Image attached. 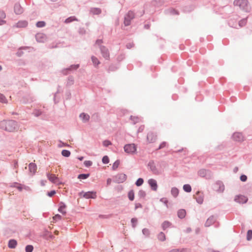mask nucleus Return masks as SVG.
Returning <instances> with one entry per match:
<instances>
[{
    "label": "nucleus",
    "mask_w": 252,
    "mask_h": 252,
    "mask_svg": "<svg viewBox=\"0 0 252 252\" xmlns=\"http://www.w3.org/2000/svg\"><path fill=\"white\" fill-rule=\"evenodd\" d=\"M0 128L8 132H13L18 129L17 123L12 120L1 121L0 122Z\"/></svg>",
    "instance_id": "obj_1"
},
{
    "label": "nucleus",
    "mask_w": 252,
    "mask_h": 252,
    "mask_svg": "<svg viewBox=\"0 0 252 252\" xmlns=\"http://www.w3.org/2000/svg\"><path fill=\"white\" fill-rule=\"evenodd\" d=\"M148 167L151 171L155 175H159L163 172L165 168V164L162 162H155L150 161L148 163Z\"/></svg>",
    "instance_id": "obj_2"
},
{
    "label": "nucleus",
    "mask_w": 252,
    "mask_h": 252,
    "mask_svg": "<svg viewBox=\"0 0 252 252\" xmlns=\"http://www.w3.org/2000/svg\"><path fill=\"white\" fill-rule=\"evenodd\" d=\"M102 43V40L101 39H97L96 40L95 45H97L99 46L100 50L101 51V53L102 56L106 60H108L109 58V50L105 46H100V44Z\"/></svg>",
    "instance_id": "obj_3"
},
{
    "label": "nucleus",
    "mask_w": 252,
    "mask_h": 252,
    "mask_svg": "<svg viewBox=\"0 0 252 252\" xmlns=\"http://www.w3.org/2000/svg\"><path fill=\"white\" fill-rule=\"evenodd\" d=\"M135 15L133 12L129 11L124 17V24L125 26H129L131 21L134 18Z\"/></svg>",
    "instance_id": "obj_4"
},
{
    "label": "nucleus",
    "mask_w": 252,
    "mask_h": 252,
    "mask_svg": "<svg viewBox=\"0 0 252 252\" xmlns=\"http://www.w3.org/2000/svg\"><path fill=\"white\" fill-rule=\"evenodd\" d=\"M79 196H82L86 199H94L96 197V192L95 191H88L85 192L83 191H82L79 193Z\"/></svg>",
    "instance_id": "obj_5"
},
{
    "label": "nucleus",
    "mask_w": 252,
    "mask_h": 252,
    "mask_svg": "<svg viewBox=\"0 0 252 252\" xmlns=\"http://www.w3.org/2000/svg\"><path fill=\"white\" fill-rule=\"evenodd\" d=\"M233 3L235 6H238L241 9H245L248 6V1L247 0H235Z\"/></svg>",
    "instance_id": "obj_6"
},
{
    "label": "nucleus",
    "mask_w": 252,
    "mask_h": 252,
    "mask_svg": "<svg viewBox=\"0 0 252 252\" xmlns=\"http://www.w3.org/2000/svg\"><path fill=\"white\" fill-rule=\"evenodd\" d=\"M213 188L216 191L222 192L224 190V186L222 182L218 181L213 185Z\"/></svg>",
    "instance_id": "obj_7"
},
{
    "label": "nucleus",
    "mask_w": 252,
    "mask_h": 252,
    "mask_svg": "<svg viewBox=\"0 0 252 252\" xmlns=\"http://www.w3.org/2000/svg\"><path fill=\"white\" fill-rule=\"evenodd\" d=\"M80 66L79 64L71 65L69 67L63 69L62 73L65 75H66L69 71H72L77 70Z\"/></svg>",
    "instance_id": "obj_8"
},
{
    "label": "nucleus",
    "mask_w": 252,
    "mask_h": 252,
    "mask_svg": "<svg viewBox=\"0 0 252 252\" xmlns=\"http://www.w3.org/2000/svg\"><path fill=\"white\" fill-rule=\"evenodd\" d=\"M125 151L129 154H133L136 150V146L133 144H127L124 147Z\"/></svg>",
    "instance_id": "obj_9"
},
{
    "label": "nucleus",
    "mask_w": 252,
    "mask_h": 252,
    "mask_svg": "<svg viewBox=\"0 0 252 252\" xmlns=\"http://www.w3.org/2000/svg\"><path fill=\"white\" fill-rule=\"evenodd\" d=\"M14 11L16 15H20L23 13L24 9L19 3H16L14 6Z\"/></svg>",
    "instance_id": "obj_10"
},
{
    "label": "nucleus",
    "mask_w": 252,
    "mask_h": 252,
    "mask_svg": "<svg viewBox=\"0 0 252 252\" xmlns=\"http://www.w3.org/2000/svg\"><path fill=\"white\" fill-rule=\"evenodd\" d=\"M194 197L198 203L202 204L203 203L204 200V195L203 192L197 191L194 195Z\"/></svg>",
    "instance_id": "obj_11"
},
{
    "label": "nucleus",
    "mask_w": 252,
    "mask_h": 252,
    "mask_svg": "<svg viewBox=\"0 0 252 252\" xmlns=\"http://www.w3.org/2000/svg\"><path fill=\"white\" fill-rule=\"evenodd\" d=\"M234 200L239 203H245L248 201V198L243 195L236 196Z\"/></svg>",
    "instance_id": "obj_12"
},
{
    "label": "nucleus",
    "mask_w": 252,
    "mask_h": 252,
    "mask_svg": "<svg viewBox=\"0 0 252 252\" xmlns=\"http://www.w3.org/2000/svg\"><path fill=\"white\" fill-rule=\"evenodd\" d=\"M35 38L38 42H44L46 39V36L42 33H38L35 35Z\"/></svg>",
    "instance_id": "obj_13"
},
{
    "label": "nucleus",
    "mask_w": 252,
    "mask_h": 252,
    "mask_svg": "<svg viewBox=\"0 0 252 252\" xmlns=\"http://www.w3.org/2000/svg\"><path fill=\"white\" fill-rule=\"evenodd\" d=\"M148 183L153 190L155 191L157 190L158 185L156 180L150 179L148 180Z\"/></svg>",
    "instance_id": "obj_14"
},
{
    "label": "nucleus",
    "mask_w": 252,
    "mask_h": 252,
    "mask_svg": "<svg viewBox=\"0 0 252 252\" xmlns=\"http://www.w3.org/2000/svg\"><path fill=\"white\" fill-rule=\"evenodd\" d=\"M47 177L48 180L53 183H57L59 180L58 178L55 174L48 173H47Z\"/></svg>",
    "instance_id": "obj_15"
},
{
    "label": "nucleus",
    "mask_w": 252,
    "mask_h": 252,
    "mask_svg": "<svg viewBox=\"0 0 252 252\" xmlns=\"http://www.w3.org/2000/svg\"><path fill=\"white\" fill-rule=\"evenodd\" d=\"M127 178V176L125 174H120L116 176V181L119 183H123L125 182Z\"/></svg>",
    "instance_id": "obj_16"
},
{
    "label": "nucleus",
    "mask_w": 252,
    "mask_h": 252,
    "mask_svg": "<svg viewBox=\"0 0 252 252\" xmlns=\"http://www.w3.org/2000/svg\"><path fill=\"white\" fill-rule=\"evenodd\" d=\"M147 138L150 143H152L156 140L157 136L154 132H150L148 133Z\"/></svg>",
    "instance_id": "obj_17"
},
{
    "label": "nucleus",
    "mask_w": 252,
    "mask_h": 252,
    "mask_svg": "<svg viewBox=\"0 0 252 252\" xmlns=\"http://www.w3.org/2000/svg\"><path fill=\"white\" fill-rule=\"evenodd\" d=\"M28 25V22L26 20H21L16 23V27L18 28H26Z\"/></svg>",
    "instance_id": "obj_18"
},
{
    "label": "nucleus",
    "mask_w": 252,
    "mask_h": 252,
    "mask_svg": "<svg viewBox=\"0 0 252 252\" xmlns=\"http://www.w3.org/2000/svg\"><path fill=\"white\" fill-rule=\"evenodd\" d=\"M66 208V205L63 202H60L59 203V207L58 209L59 212L62 213L63 215L66 214V211L63 210Z\"/></svg>",
    "instance_id": "obj_19"
},
{
    "label": "nucleus",
    "mask_w": 252,
    "mask_h": 252,
    "mask_svg": "<svg viewBox=\"0 0 252 252\" xmlns=\"http://www.w3.org/2000/svg\"><path fill=\"white\" fill-rule=\"evenodd\" d=\"M29 169L30 172L32 173V174H34L36 171L37 166L35 163L31 162L29 165Z\"/></svg>",
    "instance_id": "obj_20"
},
{
    "label": "nucleus",
    "mask_w": 252,
    "mask_h": 252,
    "mask_svg": "<svg viewBox=\"0 0 252 252\" xmlns=\"http://www.w3.org/2000/svg\"><path fill=\"white\" fill-rule=\"evenodd\" d=\"M79 117L82 119L83 123H87L90 120V116L85 113H82L80 114Z\"/></svg>",
    "instance_id": "obj_21"
},
{
    "label": "nucleus",
    "mask_w": 252,
    "mask_h": 252,
    "mask_svg": "<svg viewBox=\"0 0 252 252\" xmlns=\"http://www.w3.org/2000/svg\"><path fill=\"white\" fill-rule=\"evenodd\" d=\"M17 245V242L15 239H10L8 241V247L10 249H14Z\"/></svg>",
    "instance_id": "obj_22"
},
{
    "label": "nucleus",
    "mask_w": 252,
    "mask_h": 252,
    "mask_svg": "<svg viewBox=\"0 0 252 252\" xmlns=\"http://www.w3.org/2000/svg\"><path fill=\"white\" fill-rule=\"evenodd\" d=\"M233 139L237 141H241L243 140V136L241 133H235L233 135Z\"/></svg>",
    "instance_id": "obj_23"
},
{
    "label": "nucleus",
    "mask_w": 252,
    "mask_h": 252,
    "mask_svg": "<svg viewBox=\"0 0 252 252\" xmlns=\"http://www.w3.org/2000/svg\"><path fill=\"white\" fill-rule=\"evenodd\" d=\"M186 215V211L184 209H180L178 211V216L181 219L185 218Z\"/></svg>",
    "instance_id": "obj_24"
},
{
    "label": "nucleus",
    "mask_w": 252,
    "mask_h": 252,
    "mask_svg": "<svg viewBox=\"0 0 252 252\" xmlns=\"http://www.w3.org/2000/svg\"><path fill=\"white\" fill-rule=\"evenodd\" d=\"M74 77L72 76H69L67 80L66 86H70L74 84Z\"/></svg>",
    "instance_id": "obj_25"
},
{
    "label": "nucleus",
    "mask_w": 252,
    "mask_h": 252,
    "mask_svg": "<svg viewBox=\"0 0 252 252\" xmlns=\"http://www.w3.org/2000/svg\"><path fill=\"white\" fill-rule=\"evenodd\" d=\"M215 222V218L213 217H210L205 223L206 226H209Z\"/></svg>",
    "instance_id": "obj_26"
},
{
    "label": "nucleus",
    "mask_w": 252,
    "mask_h": 252,
    "mask_svg": "<svg viewBox=\"0 0 252 252\" xmlns=\"http://www.w3.org/2000/svg\"><path fill=\"white\" fill-rule=\"evenodd\" d=\"M91 12L95 15H98L101 13V10L99 8H92L91 9Z\"/></svg>",
    "instance_id": "obj_27"
},
{
    "label": "nucleus",
    "mask_w": 252,
    "mask_h": 252,
    "mask_svg": "<svg viewBox=\"0 0 252 252\" xmlns=\"http://www.w3.org/2000/svg\"><path fill=\"white\" fill-rule=\"evenodd\" d=\"M171 192L174 197H176L179 194V189L176 188H172L171 189Z\"/></svg>",
    "instance_id": "obj_28"
},
{
    "label": "nucleus",
    "mask_w": 252,
    "mask_h": 252,
    "mask_svg": "<svg viewBox=\"0 0 252 252\" xmlns=\"http://www.w3.org/2000/svg\"><path fill=\"white\" fill-rule=\"evenodd\" d=\"M208 171L204 169H201L198 171V174L200 176L204 177L207 176Z\"/></svg>",
    "instance_id": "obj_29"
},
{
    "label": "nucleus",
    "mask_w": 252,
    "mask_h": 252,
    "mask_svg": "<svg viewBox=\"0 0 252 252\" xmlns=\"http://www.w3.org/2000/svg\"><path fill=\"white\" fill-rule=\"evenodd\" d=\"M91 59H92L93 63L95 66H96L100 63L99 61H98V59L96 57L93 56L92 57Z\"/></svg>",
    "instance_id": "obj_30"
},
{
    "label": "nucleus",
    "mask_w": 252,
    "mask_h": 252,
    "mask_svg": "<svg viewBox=\"0 0 252 252\" xmlns=\"http://www.w3.org/2000/svg\"><path fill=\"white\" fill-rule=\"evenodd\" d=\"M74 21H78V20L75 16H71L65 19V23H69Z\"/></svg>",
    "instance_id": "obj_31"
},
{
    "label": "nucleus",
    "mask_w": 252,
    "mask_h": 252,
    "mask_svg": "<svg viewBox=\"0 0 252 252\" xmlns=\"http://www.w3.org/2000/svg\"><path fill=\"white\" fill-rule=\"evenodd\" d=\"M71 153L69 151L67 150H63L62 151V155L64 157H69L70 156Z\"/></svg>",
    "instance_id": "obj_32"
},
{
    "label": "nucleus",
    "mask_w": 252,
    "mask_h": 252,
    "mask_svg": "<svg viewBox=\"0 0 252 252\" xmlns=\"http://www.w3.org/2000/svg\"><path fill=\"white\" fill-rule=\"evenodd\" d=\"M183 189L187 192H190L191 190V186L189 184L184 185L183 186Z\"/></svg>",
    "instance_id": "obj_33"
},
{
    "label": "nucleus",
    "mask_w": 252,
    "mask_h": 252,
    "mask_svg": "<svg viewBox=\"0 0 252 252\" xmlns=\"http://www.w3.org/2000/svg\"><path fill=\"white\" fill-rule=\"evenodd\" d=\"M171 225V223L170 222H169L168 221H165L162 223V227L163 229L164 230H165V229L169 227Z\"/></svg>",
    "instance_id": "obj_34"
},
{
    "label": "nucleus",
    "mask_w": 252,
    "mask_h": 252,
    "mask_svg": "<svg viewBox=\"0 0 252 252\" xmlns=\"http://www.w3.org/2000/svg\"><path fill=\"white\" fill-rule=\"evenodd\" d=\"M128 197L129 199L131 201H132L134 200V193L133 190H131L128 192Z\"/></svg>",
    "instance_id": "obj_35"
},
{
    "label": "nucleus",
    "mask_w": 252,
    "mask_h": 252,
    "mask_svg": "<svg viewBox=\"0 0 252 252\" xmlns=\"http://www.w3.org/2000/svg\"><path fill=\"white\" fill-rule=\"evenodd\" d=\"M90 176V174H80L78 176L79 179H86Z\"/></svg>",
    "instance_id": "obj_36"
},
{
    "label": "nucleus",
    "mask_w": 252,
    "mask_h": 252,
    "mask_svg": "<svg viewBox=\"0 0 252 252\" xmlns=\"http://www.w3.org/2000/svg\"><path fill=\"white\" fill-rule=\"evenodd\" d=\"M158 237V240L161 241H163L165 240V235L163 232L159 233Z\"/></svg>",
    "instance_id": "obj_37"
},
{
    "label": "nucleus",
    "mask_w": 252,
    "mask_h": 252,
    "mask_svg": "<svg viewBox=\"0 0 252 252\" xmlns=\"http://www.w3.org/2000/svg\"><path fill=\"white\" fill-rule=\"evenodd\" d=\"M46 23L44 21H38L36 24V26L38 28H42L45 27Z\"/></svg>",
    "instance_id": "obj_38"
},
{
    "label": "nucleus",
    "mask_w": 252,
    "mask_h": 252,
    "mask_svg": "<svg viewBox=\"0 0 252 252\" xmlns=\"http://www.w3.org/2000/svg\"><path fill=\"white\" fill-rule=\"evenodd\" d=\"M0 102H2V103H6L7 102V99H6V97H5V96L3 94H0Z\"/></svg>",
    "instance_id": "obj_39"
},
{
    "label": "nucleus",
    "mask_w": 252,
    "mask_h": 252,
    "mask_svg": "<svg viewBox=\"0 0 252 252\" xmlns=\"http://www.w3.org/2000/svg\"><path fill=\"white\" fill-rule=\"evenodd\" d=\"M33 250V247L32 245H29L26 247V252H32Z\"/></svg>",
    "instance_id": "obj_40"
},
{
    "label": "nucleus",
    "mask_w": 252,
    "mask_h": 252,
    "mask_svg": "<svg viewBox=\"0 0 252 252\" xmlns=\"http://www.w3.org/2000/svg\"><path fill=\"white\" fill-rule=\"evenodd\" d=\"M27 47H21L20 48L19 50L18 51V52L16 53V55L18 57H21L22 56L23 54H24V52L21 50L22 49H26L27 48Z\"/></svg>",
    "instance_id": "obj_41"
},
{
    "label": "nucleus",
    "mask_w": 252,
    "mask_h": 252,
    "mask_svg": "<svg viewBox=\"0 0 252 252\" xmlns=\"http://www.w3.org/2000/svg\"><path fill=\"white\" fill-rule=\"evenodd\" d=\"M102 161L104 164H107L109 162V158L107 156H105L102 158Z\"/></svg>",
    "instance_id": "obj_42"
},
{
    "label": "nucleus",
    "mask_w": 252,
    "mask_h": 252,
    "mask_svg": "<svg viewBox=\"0 0 252 252\" xmlns=\"http://www.w3.org/2000/svg\"><path fill=\"white\" fill-rule=\"evenodd\" d=\"M252 238V230H248L247 234V239L248 241H250Z\"/></svg>",
    "instance_id": "obj_43"
},
{
    "label": "nucleus",
    "mask_w": 252,
    "mask_h": 252,
    "mask_svg": "<svg viewBox=\"0 0 252 252\" xmlns=\"http://www.w3.org/2000/svg\"><path fill=\"white\" fill-rule=\"evenodd\" d=\"M120 164V161L119 160H116L113 164V169L114 170L116 169Z\"/></svg>",
    "instance_id": "obj_44"
},
{
    "label": "nucleus",
    "mask_w": 252,
    "mask_h": 252,
    "mask_svg": "<svg viewBox=\"0 0 252 252\" xmlns=\"http://www.w3.org/2000/svg\"><path fill=\"white\" fill-rule=\"evenodd\" d=\"M144 182V180L142 178H139L136 182L135 184L137 186H141Z\"/></svg>",
    "instance_id": "obj_45"
},
{
    "label": "nucleus",
    "mask_w": 252,
    "mask_h": 252,
    "mask_svg": "<svg viewBox=\"0 0 252 252\" xmlns=\"http://www.w3.org/2000/svg\"><path fill=\"white\" fill-rule=\"evenodd\" d=\"M62 217L60 215L57 214L55 216L53 217V220L57 221L60 220L62 219Z\"/></svg>",
    "instance_id": "obj_46"
},
{
    "label": "nucleus",
    "mask_w": 252,
    "mask_h": 252,
    "mask_svg": "<svg viewBox=\"0 0 252 252\" xmlns=\"http://www.w3.org/2000/svg\"><path fill=\"white\" fill-rule=\"evenodd\" d=\"M6 18V14L3 10L0 9V19H4Z\"/></svg>",
    "instance_id": "obj_47"
},
{
    "label": "nucleus",
    "mask_w": 252,
    "mask_h": 252,
    "mask_svg": "<svg viewBox=\"0 0 252 252\" xmlns=\"http://www.w3.org/2000/svg\"><path fill=\"white\" fill-rule=\"evenodd\" d=\"M78 32L80 35H84L86 33V30L84 28H80L78 30Z\"/></svg>",
    "instance_id": "obj_48"
},
{
    "label": "nucleus",
    "mask_w": 252,
    "mask_h": 252,
    "mask_svg": "<svg viewBox=\"0 0 252 252\" xmlns=\"http://www.w3.org/2000/svg\"><path fill=\"white\" fill-rule=\"evenodd\" d=\"M84 164L86 167H89L92 165L93 163L90 160H86L84 161Z\"/></svg>",
    "instance_id": "obj_49"
},
{
    "label": "nucleus",
    "mask_w": 252,
    "mask_h": 252,
    "mask_svg": "<svg viewBox=\"0 0 252 252\" xmlns=\"http://www.w3.org/2000/svg\"><path fill=\"white\" fill-rule=\"evenodd\" d=\"M131 222L132 225V226L134 227L136 226V224L137 222V220L136 218H132L131 220Z\"/></svg>",
    "instance_id": "obj_50"
},
{
    "label": "nucleus",
    "mask_w": 252,
    "mask_h": 252,
    "mask_svg": "<svg viewBox=\"0 0 252 252\" xmlns=\"http://www.w3.org/2000/svg\"><path fill=\"white\" fill-rule=\"evenodd\" d=\"M131 120L133 121L134 123H137L139 121V118L137 117L131 116Z\"/></svg>",
    "instance_id": "obj_51"
},
{
    "label": "nucleus",
    "mask_w": 252,
    "mask_h": 252,
    "mask_svg": "<svg viewBox=\"0 0 252 252\" xmlns=\"http://www.w3.org/2000/svg\"><path fill=\"white\" fill-rule=\"evenodd\" d=\"M56 194V191L54 190H51V191L48 192L47 195L49 197H52Z\"/></svg>",
    "instance_id": "obj_52"
},
{
    "label": "nucleus",
    "mask_w": 252,
    "mask_h": 252,
    "mask_svg": "<svg viewBox=\"0 0 252 252\" xmlns=\"http://www.w3.org/2000/svg\"><path fill=\"white\" fill-rule=\"evenodd\" d=\"M168 252H185L184 249H173Z\"/></svg>",
    "instance_id": "obj_53"
},
{
    "label": "nucleus",
    "mask_w": 252,
    "mask_h": 252,
    "mask_svg": "<svg viewBox=\"0 0 252 252\" xmlns=\"http://www.w3.org/2000/svg\"><path fill=\"white\" fill-rule=\"evenodd\" d=\"M142 232L144 235H145L146 236H148L150 234V231H149V229H147V228L143 229L142 230Z\"/></svg>",
    "instance_id": "obj_54"
},
{
    "label": "nucleus",
    "mask_w": 252,
    "mask_h": 252,
    "mask_svg": "<svg viewBox=\"0 0 252 252\" xmlns=\"http://www.w3.org/2000/svg\"><path fill=\"white\" fill-rule=\"evenodd\" d=\"M41 114H42V112L40 110H36L34 112V114L36 117H38V116H40L41 115Z\"/></svg>",
    "instance_id": "obj_55"
},
{
    "label": "nucleus",
    "mask_w": 252,
    "mask_h": 252,
    "mask_svg": "<svg viewBox=\"0 0 252 252\" xmlns=\"http://www.w3.org/2000/svg\"><path fill=\"white\" fill-rule=\"evenodd\" d=\"M246 24V20L245 19H243L239 22V25L241 27H243L245 26Z\"/></svg>",
    "instance_id": "obj_56"
},
{
    "label": "nucleus",
    "mask_w": 252,
    "mask_h": 252,
    "mask_svg": "<svg viewBox=\"0 0 252 252\" xmlns=\"http://www.w3.org/2000/svg\"><path fill=\"white\" fill-rule=\"evenodd\" d=\"M13 162L14 168L17 169L18 167V161L17 160H14Z\"/></svg>",
    "instance_id": "obj_57"
},
{
    "label": "nucleus",
    "mask_w": 252,
    "mask_h": 252,
    "mask_svg": "<svg viewBox=\"0 0 252 252\" xmlns=\"http://www.w3.org/2000/svg\"><path fill=\"white\" fill-rule=\"evenodd\" d=\"M240 179L242 181L245 182L247 180V177L246 175H243L241 176Z\"/></svg>",
    "instance_id": "obj_58"
},
{
    "label": "nucleus",
    "mask_w": 252,
    "mask_h": 252,
    "mask_svg": "<svg viewBox=\"0 0 252 252\" xmlns=\"http://www.w3.org/2000/svg\"><path fill=\"white\" fill-rule=\"evenodd\" d=\"M110 145V141L109 140H106L103 142V145L104 146L107 147Z\"/></svg>",
    "instance_id": "obj_59"
},
{
    "label": "nucleus",
    "mask_w": 252,
    "mask_h": 252,
    "mask_svg": "<svg viewBox=\"0 0 252 252\" xmlns=\"http://www.w3.org/2000/svg\"><path fill=\"white\" fill-rule=\"evenodd\" d=\"M166 143L165 142H163L162 143H161L160 144L158 149H160L163 148L165 147L166 146Z\"/></svg>",
    "instance_id": "obj_60"
},
{
    "label": "nucleus",
    "mask_w": 252,
    "mask_h": 252,
    "mask_svg": "<svg viewBox=\"0 0 252 252\" xmlns=\"http://www.w3.org/2000/svg\"><path fill=\"white\" fill-rule=\"evenodd\" d=\"M19 184L17 183V182H14L13 183H12L10 185V187H12V188H16L17 186L18 185H19Z\"/></svg>",
    "instance_id": "obj_61"
},
{
    "label": "nucleus",
    "mask_w": 252,
    "mask_h": 252,
    "mask_svg": "<svg viewBox=\"0 0 252 252\" xmlns=\"http://www.w3.org/2000/svg\"><path fill=\"white\" fill-rule=\"evenodd\" d=\"M139 208H142V205L139 203H135V209H137Z\"/></svg>",
    "instance_id": "obj_62"
},
{
    "label": "nucleus",
    "mask_w": 252,
    "mask_h": 252,
    "mask_svg": "<svg viewBox=\"0 0 252 252\" xmlns=\"http://www.w3.org/2000/svg\"><path fill=\"white\" fill-rule=\"evenodd\" d=\"M6 23V21L3 19H0V26L5 24Z\"/></svg>",
    "instance_id": "obj_63"
},
{
    "label": "nucleus",
    "mask_w": 252,
    "mask_h": 252,
    "mask_svg": "<svg viewBox=\"0 0 252 252\" xmlns=\"http://www.w3.org/2000/svg\"><path fill=\"white\" fill-rule=\"evenodd\" d=\"M16 188H17L19 191H22L23 189V188L20 186V184L18 185Z\"/></svg>",
    "instance_id": "obj_64"
}]
</instances>
